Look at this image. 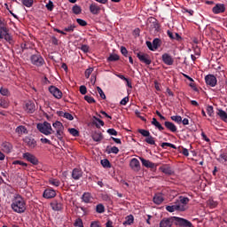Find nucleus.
Masks as SVG:
<instances>
[{
    "label": "nucleus",
    "mask_w": 227,
    "mask_h": 227,
    "mask_svg": "<svg viewBox=\"0 0 227 227\" xmlns=\"http://www.w3.org/2000/svg\"><path fill=\"white\" fill-rule=\"evenodd\" d=\"M175 224L179 227H192V223L185 218H181L178 216H170L168 218H163L160 222V227H171Z\"/></svg>",
    "instance_id": "nucleus-1"
},
{
    "label": "nucleus",
    "mask_w": 227,
    "mask_h": 227,
    "mask_svg": "<svg viewBox=\"0 0 227 227\" xmlns=\"http://www.w3.org/2000/svg\"><path fill=\"white\" fill-rule=\"evenodd\" d=\"M13 212H17V214H24L26 212V200L20 195H16L12 199V202L11 205Z\"/></svg>",
    "instance_id": "nucleus-2"
},
{
    "label": "nucleus",
    "mask_w": 227,
    "mask_h": 227,
    "mask_svg": "<svg viewBox=\"0 0 227 227\" xmlns=\"http://www.w3.org/2000/svg\"><path fill=\"white\" fill-rule=\"evenodd\" d=\"M37 130H39V132L42 134H44V136H51V134H54L52 126L47 121L37 124Z\"/></svg>",
    "instance_id": "nucleus-3"
},
{
    "label": "nucleus",
    "mask_w": 227,
    "mask_h": 227,
    "mask_svg": "<svg viewBox=\"0 0 227 227\" xmlns=\"http://www.w3.org/2000/svg\"><path fill=\"white\" fill-rule=\"evenodd\" d=\"M52 127L56 130V137H58L59 141H61L63 143V130H65V126H63V123L61 121H56L53 122Z\"/></svg>",
    "instance_id": "nucleus-4"
},
{
    "label": "nucleus",
    "mask_w": 227,
    "mask_h": 227,
    "mask_svg": "<svg viewBox=\"0 0 227 227\" xmlns=\"http://www.w3.org/2000/svg\"><path fill=\"white\" fill-rule=\"evenodd\" d=\"M189 201H191V199L188 197H178V200L176 201V203L177 204V206H179L180 212H185V210L189 208V207H187V205H189Z\"/></svg>",
    "instance_id": "nucleus-5"
},
{
    "label": "nucleus",
    "mask_w": 227,
    "mask_h": 227,
    "mask_svg": "<svg viewBox=\"0 0 227 227\" xmlns=\"http://www.w3.org/2000/svg\"><path fill=\"white\" fill-rule=\"evenodd\" d=\"M30 61L35 67H43L45 65V59H43V57L39 52L33 54L30 57Z\"/></svg>",
    "instance_id": "nucleus-6"
},
{
    "label": "nucleus",
    "mask_w": 227,
    "mask_h": 227,
    "mask_svg": "<svg viewBox=\"0 0 227 227\" xmlns=\"http://www.w3.org/2000/svg\"><path fill=\"white\" fill-rule=\"evenodd\" d=\"M205 82L207 86L215 88L217 86V78L214 74H207L205 76Z\"/></svg>",
    "instance_id": "nucleus-7"
},
{
    "label": "nucleus",
    "mask_w": 227,
    "mask_h": 227,
    "mask_svg": "<svg viewBox=\"0 0 227 227\" xmlns=\"http://www.w3.org/2000/svg\"><path fill=\"white\" fill-rule=\"evenodd\" d=\"M23 159H25V160H27V162H30L34 166H38V158H36V156L30 153H23Z\"/></svg>",
    "instance_id": "nucleus-8"
},
{
    "label": "nucleus",
    "mask_w": 227,
    "mask_h": 227,
    "mask_svg": "<svg viewBox=\"0 0 227 227\" xmlns=\"http://www.w3.org/2000/svg\"><path fill=\"white\" fill-rule=\"evenodd\" d=\"M137 57L141 63H145V65H152V59H150V55L143 52H137Z\"/></svg>",
    "instance_id": "nucleus-9"
},
{
    "label": "nucleus",
    "mask_w": 227,
    "mask_h": 227,
    "mask_svg": "<svg viewBox=\"0 0 227 227\" xmlns=\"http://www.w3.org/2000/svg\"><path fill=\"white\" fill-rule=\"evenodd\" d=\"M23 141L31 150L36 148V140L33 137H25Z\"/></svg>",
    "instance_id": "nucleus-10"
},
{
    "label": "nucleus",
    "mask_w": 227,
    "mask_h": 227,
    "mask_svg": "<svg viewBox=\"0 0 227 227\" xmlns=\"http://www.w3.org/2000/svg\"><path fill=\"white\" fill-rule=\"evenodd\" d=\"M49 91L50 93H51V95H53V97H55V98L59 99L63 97V92H61V90L58 89L56 86H50Z\"/></svg>",
    "instance_id": "nucleus-11"
},
{
    "label": "nucleus",
    "mask_w": 227,
    "mask_h": 227,
    "mask_svg": "<svg viewBox=\"0 0 227 227\" xmlns=\"http://www.w3.org/2000/svg\"><path fill=\"white\" fill-rule=\"evenodd\" d=\"M139 160L142 162V166H145V168H147L149 169H155L157 168V165H155V163L150 161V160H146L143 157H140Z\"/></svg>",
    "instance_id": "nucleus-12"
},
{
    "label": "nucleus",
    "mask_w": 227,
    "mask_h": 227,
    "mask_svg": "<svg viewBox=\"0 0 227 227\" xmlns=\"http://www.w3.org/2000/svg\"><path fill=\"white\" fill-rule=\"evenodd\" d=\"M213 13L218 15V13H224L226 12V6L224 4H216L212 9Z\"/></svg>",
    "instance_id": "nucleus-13"
},
{
    "label": "nucleus",
    "mask_w": 227,
    "mask_h": 227,
    "mask_svg": "<svg viewBox=\"0 0 227 227\" xmlns=\"http://www.w3.org/2000/svg\"><path fill=\"white\" fill-rule=\"evenodd\" d=\"M161 59L165 65H168V67H171L175 63V59H173V57L169 55L168 53H164L161 56Z\"/></svg>",
    "instance_id": "nucleus-14"
},
{
    "label": "nucleus",
    "mask_w": 227,
    "mask_h": 227,
    "mask_svg": "<svg viewBox=\"0 0 227 227\" xmlns=\"http://www.w3.org/2000/svg\"><path fill=\"white\" fill-rule=\"evenodd\" d=\"M129 167L133 171H139L141 169V163H139V160L133 158L129 162Z\"/></svg>",
    "instance_id": "nucleus-15"
},
{
    "label": "nucleus",
    "mask_w": 227,
    "mask_h": 227,
    "mask_svg": "<svg viewBox=\"0 0 227 227\" xmlns=\"http://www.w3.org/2000/svg\"><path fill=\"white\" fill-rule=\"evenodd\" d=\"M51 207L52 210H54L55 212H59V211L63 210V203H61L60 201H58V200L51 201Z\"/></svg>",
    "instance_id": "nucleus-16"
},
{
    "label": "nucleus",
    "mask_w": 227,
    "mask_h": 227,
    "mask_svg": "<svg viewBox=\"0 0 227 227\" xmlns=\"http://www.w3.org/2000/svg\"><path fill=\"white\" fill-rule=\"evenodd\" d=\"M1 149L4 153H12L13 145L10 142H4L1 145Z\"/></svg>",
    "instance_id": "nucleus-17"
},
{
    "label": "nucleus",
    "mask_w": 227,
    "mask_h": 227,
    "mask_svg": "<svg viewBox=\"0 0 227 227\" xmlns=\"http://www.w3.org/2000/svg\"><path fill=\"white\" fill-rule=\"evenodd\" d=\"M43 198H45L46 200H51V198H55L56 197V191L52 190V189H46L43 192Z\"/></svg>",
    "instance_id": "nucleus-18"
},
{
    "label": "nucleus",
    "mask_w": 227,
    "mask_h": 227,
    "mask_svg": "<svg viewBox=\"0 0 227 227\" xmlns=\"http://www.w3.org/2000/svg\"><path fill=\"white\" fill-rule=\"evenodd\" d=\"M25 111L29 113V114H33V113L36 111L35 103L31 101L27 102L25 106Z\"/></svg>",
    "instance_id": "nucleus-19"
},
{
    "label": "nucleus",
    "mask_w": 227,
    "mask_h": 227,
    "mask_svg": "<svg viewBox=\"0 0 227 227\" xmlns=\"http://www.w3.org/2000/svg\"><path fill=\"white\" fill-rule=\"evenodd\" d=\"M72 178H74V180H81V178H82V170L74 168L72 171Z\"/></svg>",
    "instance_id": "nucleus-20"
},
{
    "label": "nucleus",
    "mask_w": 227,
    "mask_h": 227,
    "mask_svg": "<svg viewBox=\"0 0 227 227\" xmlns=\"http://www.w3.org/2000/svg\"><path fill=\"white\" fill-rule=\"evenodd\" d=\"M92 139L96 143H100V141H102V139H104V135L100 131H94L92 133Z\"/></svg>",
    "instance_id": "nucleus-21"
},
{
    "label": "nucleus",
    "mask_w": 227,
    "mask_h": 227,
    "mask_svg": "<svg viewBox=\"0 0 227 227\" xmlns=\"http://www.w3.org/2000/svg\"><path fill=\"white\" fill-rule=\"evenodd\" d=\"M0 31L4 35H8V23L3 19H0Z\"/></svg>",
    "instance_id": "nucleus-22"
},
{
    "label": "nucleus",
    "mask_w": 227,
    "mask_h": 227,
    "mask_svg": "<svg viewBox=\"0 0 227 227\" xmlns=\"http://www.w3.org/2000/svg\"><path fill=\"white\" fill-rule=\"evenodd\" d=\"M167 35L170 40H176L177 42H180V40H182V36H180L178 33H173L172 31L168 30Z\"/></svg>",
    "instance_id": "nucleus-23"
},
{
    "label": "nucleus",
    "mask_w": 227,
    "mask_h": 227,
    "mask_svg": "<svg viewBox=\"0 0 227 227\" xmlns=\"http://www.w3.org/2000/svg\"><path fill=\"white\" fill-rule=\"evenodd\" d=\"M92 200L93 197L90 192H84L82 196V201H83V203H92Z\"/></svg>",
    "instance_id": "nucleus-24"
},
{
    "label": "nucleus",
    "mask_w": 227,
    "mask_h": 227,
    "mask_svg": "<svg viewBox=\"0 0 227 227\" xmlns=\"http://www.w3.org/2000/svg\"><path fill=\"white\" fill-rule=\"evenodd\" d=\"M90 12L92 13V15H98L100 13V8L98 4H92L90 5Z\"/></svg>",
    "instance_id": "nucleus-25"
},
{
    "label": "nucleus",
    "mask_w": 227,
    "mask_h": 227,
    "mask_svg": "<svg viewBox=\"0 0 227 227\" xmlns=\"http://www.w3.org/2000/svg\"><path fill=\"white\" fill-rule=\"evenodd\" d=\"M153 203L155 205H160L162 201H164V197L162 196V193H156L153 200Z\"/></svg>",
    "instance_id": "nucleus-26"
},
{
    "label": "nucleus",
    "mask_w": 227,
    "mask_h": 227,
    "mask_svg": "<svg viewBox=\"0 0 227 227\" xmlns=\"http://www.w3.org/2000/svg\"><path fill=\"white\" fill-rule=\"evenodd\" d=\"M164 125H165L166 129H168V130H170V132H176V130H177L176 125H175V123H173L171 121H165Z\"/></svg>",
    "instance_id": "nucleus-27"
},
{
    "label": "nucleus",
    "mask_w": 227,
    "mask_h": 227,
    "mask_svg": "<svg viewBox=\"0 0 227 227\" xmlns=\"http://www.w3.org/2000/svg\"><path fill=\"white\" fill-rule=\"evenodd\" d=\"M16 134H18V136H23V134H27V129L26 128V126H18L15 129Z\"/></svg>",
    "instance_id": "nucleus-28"
},
{
    "label": "nucleus",
    "mask_w": 227,
    "mask_h": 227,
    "mask_svg": "<svg viewBox=\"0 0 227 227\" xmlns=\"http://www.w3.org/2000/svg\"><path fill=\"white\" fill-rule=\"evenodd\" d=\"M123 226H130L134 224V215H129L125 217V221L122 223Z\"/></svg>",
    "instance_id": "nucleus-29"
},
{
    "label": "nucleus",
    "mask_w": 227,
    "mask_h": 227,
    "mask_svg": "<svg viewBox=\"0 0 227 227\" xmlns=\"http://www.w3.org/2000/svg\"><path fill=\"white\" fill-rule=\"evenodd\" d=\"M166 210L170 213L180 212V207L178 206V204H176V202H175V204L172 206H167Z\"/></svg>",
    "instance_id": "nucleus-30"
},
{
    "label": "nucleus",
    "mask_w": 227,
    "mask_h": 227,
    "mask_svg": "<svg viewBox=\"0 0 227 227\" xmlns=\"http://www.w3.org/2000/svg\"><path fill=\"white\" fill-rule=\"evenodd\" d=\"M93 124L97 127V129H100V127H104V121L98 119L97 116H93Z\"/></svg>",
    "instance_id": "nucleus-31"
},
{
    "label": "nucleus",
    "mask_w": 227,
    "mask_h": 227,
    "mask_svg": "<svg viewBox=\"0 0 227 227\" xmlns=\"http://www.w3.org/2000/svg\"><path fill=\"white\" fill-rule=\"evenodd\" d=\"M20 47H21L22 52H24V51L33 50L35 47V44H32L30 43H21Z\"/></svg>",
    "instance_id": "nucleus-32"
},
{
    "label": "nucleus",
    "mask_w": 227,
    "mask_h": 227,
    "mask_svg": "<svg viewBox=\"0 0 227 227\" xmlns=\"http://www.w3.org/2000/svg\"><path fill=\"white\" fill-rule=\"evenodd\" d=\"M216 114H217V116H219L221 118V120H223V121H226L227 114L225 111H223V109H218Z\"/></svg>",
    "instance_id": "nucleus-33"
},
{
    "label": "nucleus",
    "mask_w": 227,
    "mask_h": 227,
    "mask_svg": "<svg viewBox=\"0 0 227 227\" xmlns=\"http://www.w3.org/2000/svg\"><path fill=\"white\" fill-rule=\"evenodd\" d=\"M106 153H114L115 155H117V153H120V149H118V147L116 146H107L106 147Z\"/></svg>",
    "instance_id": "nucleus-34"
},
{
    "label": "nucleus",
    "mask_w": 227,
    "mask_h": 227,
    "mask_svg": "<svg viewBox=\"0 0 227 227\" xmlns=\"http://www.w3.org/2000/svg\"><path fill=\"white\" fill-rule=\"evenodd\" d=\"M152 125H154V127H156V129H158L160 132L164 130V127H162V125L157 121L156 118H153Z\"/></svg>",
    "instance_id": "nucleus-35"
},
{
    "label": "nucleus",
    "mask_w": 227,
    "mask_h": 227,
    "mask_svg": "<svg viewBox=\"0 0 227 227\" xmlns=\"http://www.w3.org/2000/svg\"><path fill=\"white\" fill-rule=\"evenodd\" d=\"M120 60V56L118 54H110V56L107 58L108 62H114V61H119Z\"/></svg>",
    "instance_id": "nucleus-36"
},
{
    "label": "nucleus",
    "mask_w": 227,
    "mask_h": 227,
    "mask_svg": "<svg viewBox=\"0 0 227 227\" xmlns=\"http://www.w3.org/2000/svg\"><path fill=\"white\" fill-rule=\"evenodd\" d=\"M145 143H147L148 145H154L155 146V138L153 137H152V135L150 134L145 139Z\"/></svg>",
    "instance_id": "nucleus-37"
},
{
    "label": "nucleus",
    "mask_w": 227,
    "mask_h": 227,
    "mask_svg": "<svg viewBox=\"0 0 227 227\" xmlns=\"http://www.w3.org/2000/svg\"><path fill=\"white\" fill-rule=\"evenodd\" d=\"M217 160L219 162H222V164H224V162H227V153H221Z\"/></svg>",
    "instance_id": "nucleus-38"
},
{
    "label": "nucleus",
    "mask_w": 227,
    "mask_h": 227,
    "mask_svg": "<svg viewBox=\"0 0 227 227\" xmlns=\"http://www.w3.org/2000/svg\"><path fill=\"white\" fill-rule=\"evenodd\" d=\"M73 10V13H74V15H81L82 9H81V6L75 4L73 6L72 8Z\"/></svg>",
    "instance_id": "nucleus-39"
},
{
    "label": "nucleus",
    "mask_w": 227,
    "mask_h": 227,
    "mask_svg": "<svg viewBox=\"0 0 227 227\" xmlns=\"http://www.w3.org/2000/svg\"><path fill=\"white\" fill-rule=\"evenodd\" d=\"M96 212L98 214H104V212H106V207H104L103 204H98L96 206Z\"/></svg>",
    "instance_id": "nucleus-40"
},
{
    "label": "nucleus",
    "mask_w": 227,
    "mask_h": 227,
    "mask_svg": "<svg viewBox=\"0 0 227 227\" xmlns=\"http://www.w3.org/2000/svg\"><path fill=\"white\" fill-rule=\"evenodd\" d=\"M153 47L154 51H157V49H159V47H160V39H159V38L153 39Z\"/></svg>",
    "instance_id": "nucleus-41"
},
{
    "label": "nucleus",
    "mask_w": 227,
    "mask_h": 227,
    "mask_svg": "<svg viewBox=\"0 0 227 227\" xmlns=\"http://www.w3.org/2000/svg\"><path fill=\"white\" fill-rule=\"evenodd\" d=\"M68 132L69 134H71V136H74V137H79V130H77L76 129H68Z\"/></svg>",
    "instance_id": "nucleus-42"
},
{
    "label": "nucleus",
    "mask_w": 227,
    "mask_h": 227,
    "mask_svg": "<svg viewBox=\"0 0 227 227\" xmlns=\"http://www.w3.org/2000/svg\"><path fill=\"white\" fill-rule=\"evenodd\" d=\"M170 118H171L172 121L178 123V125H180V123H182V116H180V115H173Z\"/></svg>",
    "instance_id": "nucleus-43"
},
{
    "label": "nucleus",
    "mask_w": 227,
    "mask_h": 227,
    "mask_svg": "<svg viewBox=\"0 0 227 227\" xmlns=\"http://www.w3.org/2000/svg\"><path fill=\"white\" fill-rule=\"evenodd\" d=\"M138 133L141 134V136L144 137H148L150 136V131L143 129H139Z\"/></svg>",
    "instance_id": "nucleus-44"
},
{
    "label": "nucleus",
    "mask_w": 227,
    "mask_h": 227,
    "mask_svg": "<svg viewBox=\"0 0 227 227\" xmlns=\"http://www.w3.org/2000/svg\"><path fill=\"white\" fill-rule=\"evenodd\" d=\"M21 1H22V4H24V6H27V8H31V6H33L34 0H21Z\"/></svg>",
    "instance_id": "nucleus-45"
},
{
    "label": "nucleus",
    "mask_w": 227,
    "mask_h": 227,
    "mask_svg": "<svg viewBox=\"0 0 227 227\" xmlns=\"http://www.w3.org/2000/svg\"><path fill=\"white\" fill-rule=\"evenodd\" d=\"M101 165L103 168H111V162L107 159L101 160Z\"/></svg>",
    "instance_id": "nucleus-46"
},
{
    "label": "nucleus",
    "mask_w": 227,
    "mask_h": 227,
    "mask_svg": "<svg viewBox=\"0 0 227 227\" xmlns=\"http://www.w3.org/2000/svg\"><path fill=\"white\" fill-rule=\"evenodd\" d=\"M207 205L210 207V208H215V207H217V201H215L212 199H209L207 200Z\"/></svg>",
    "instance_id": "nucleus-47"
},
{
    "label": "nucleus",
    "mask_w": 227,
    "mask_h": 227,
    "mask_svg": "<svg viewBox=\"0 0 227 227\" xmlns=\"http://www.w3.org/2000/svg\"><path fill=\"white\" fill-rule=\"evenodd\" d=\"M84 100H86L88 104H95L97 102L95 98L91 96H84Z\"/></svg>",
    "instance_id": "nucleus-48"
},
{
    "label": "nucleus",
    "mask_w": 227,
    "mask_h": 227,
    "mask_svg": "<svg viewBox=\"0 0 227 227\" xmlns=\"http://www.w3.org/2000/svg\"><path fill=\"white\" fill-rule=\"evenodd\" d=\"M166 146H169V148H173L174 150H176V145L171 144V143H168V142H163L161 144V148H166Z\"/></svg>",
    "instance_id": "nucleus-49"
},
{
    "label": "nucleus",
    "mask_w": 227,
    "mask_h": 227,
    "mask_svg": "<svg viewBox=\"0 0 227 227\" xmlns=\"http://www.w3.org/2000/svg\"><path fill=\"white\" fill-rule=\"evenodd\" d=\"M50 184L51 185H54L55 187H59V185L61 184V183L58 179H51Z\"/></svg>",
    "instance_id": "nucleus-50"
},
{
    "label": "nucleus",
    "mask_w": 227,
    "mask_h": 227,
    "mask_svg": "<svg viewBox=\"0 0 227 227\" xmlns=\"http://www.w3.org/2000/svg\"><path fill=\"white\" fill-rule=\"evenodd\" d=\"M0 93L1 95H3L4 97H8V95H10V90H8L6 88L2 87L0 89Z\"/></svg>",
    "instance_id": "nucleus-51"
},
{
    "label": "nucleus",
    "mask_w": 227,
    "mask_h": 227,
    "mask_svg": "<svg viewBox=\"0 0 227 227\" xmlns=\"http://www.w3.org/2000/svg\"><path fill=\"white\" fill-rule=\"evenodd\" d=\"M76 22L77 24H79V26H82V27L88 26V22H86V20L82 19H76Z\"/></svg>",
    "instance_id": "nucleus-52"
},
{
    "label": "nucleus",
    "mask_w": 227,
    "mask_h": 227,
    "mask_svg": "<svg viewBox=\"0 0 227 227\" xmlns=\"http://www.w3.org/2000/svg\"><path fill=\"white\" fill-rule=\"evenodd\" d=\"M207 113L208 116H211V117L214 116V106H208L207 107Z\"/></svg>",
    "instance_id": "nucleus-53"
},
{
    "label": "nucleus",
    "mask_w": 227,
    "mask_h": 227,
    "mask_svg": "<svg viewBox=\"0 0 227 227\" xmlns=\"http://www.w3.org/2000/svg\"><path fill=\"white\" fill-rule=\"evenodd\" d=\"M74 29H75V25H71L64 28V31L67 33H74Z\"/></svg>",
    "instance_id": "nucleus-54"
},
{
    "label": "nucleus",
    "mask_w": 227,
    "mask_h": 227,
    "mask_svg": "<svg viewBox=\"0 0 227 227\" xmlns=\"http://www.w3.org/2000/svg\"><path fill=\"white\" fill-rule=\"evenodd\" d=\"M46 8L49 12H52V10H54V3L50 0L49 3L46 4Z\"/></svg>",
    "instance_id": "nucleus-55"
},
{
    "label": "nucleus",
    "mask_w": 227,
    "mask_h": 227,
    "mask_svg": "<svg viewBox=\"0 0 227 227\" xmlns=\"http://www.w3.org/2000/svg\"><path fill=\"white\" fill-rule=\"evenodd\" d=\"M91 74H93V68L92 67H90V68L86 69V71H85L86 79H90V76L91 75Z\"/></svg>",
    "instance_id": "nucleus-56"
},
{
    "label": "nucleus",
    "mask_w": 227,
    "mask_h": 227,
    "mask_svg": "<svg viewBox=\"0 0 227 227\" xmlns=\"http://www.w3.org/2000/svg\"><path fill=\"white\" fill-rule=\"evenodd\" d=\"M98 92L99 94V96L101 97V98L103 100H106V94L104 93V90H102V88L100 87H97Z\"/></svg>",
    "instance_id": "nucleus-57"
},
{
    "label": "nucleus",
    "mask_w": 227,
    "mask_h": 227,
    "mask_svg": "<svg viewBox=\"0 0 227 227\" xmlns=\"http://www.w3.org/2000/svg\"><path fill=\"white\" fill-rule=\"evenodd\" d=\"M107 134H109L110 136H118V131H116V129H108Z\"/></svg>",
    "instance_id": "nucleus-58"
},
{
    "label": "nucleus",
    "mask_w": 227,
    "mask_h": 227,
    "mask_svg": "<svg viewBox=\"0 0 227 227\" xmlns=\"http://www.w3.org/2000/svg\"><path fill=\"white\" fill-rule=\"evenodd\" d=\"M121 52L122 56H125V58L129 56V51H127V48H125L124 46L121 47Z\"/></svg>",
    "instance_id": "nucleus-59"
},
{
    "label": "nucleus",
    "mask_w": 227,
    "mask_h": 227,
    "mask_svg": "<svg viewBox=\"0 0 227 227\" xmlns=\"http://www.w3.org/2000/svg\"><path fill=\"white\" fill-rule=\"evenodd\" d=\"M80 93L82 95H86V93H88V89L86 88V86L84 85L80 86Z\"/></svg>",
    "instance_id": "nucleus-60"
},
{
    "label": "nucleus",
    "mask_w": 227,
    "mask_h": 227,
    "mask_svg": "<svg viewBox=\"0 0 227 227\" xmlns=\"http://www.w3.org/2000/svg\"><path fill=\"white\" fill-rule=\"evenodd\" d=\"M129 96L125 97L124 98H122L120 102L121 106H127V104H129Z\"/></svg>",
    "instance_id": "nucleus-61"
},
{
    "label": "nucleus",
    "mask_w": 227,
    "mask_h": 227,
    "mask_svg": "<svg viewBox=\"0 0 227 227\" xmlns=\"http://www.w3.org/2000/svg\"><path fill=\"white\" fill-rule=\"evenodd\" d=\"M41 143H43V145H52V142H51V140H49L46 137H43L40 139Z\"/></svg>",
    "instance_id": "nucleus-62"
},
{
    "label": "nucleus",
    "mask_w": 227,
    "mask_h": 227,
    "mask_svg": "<svg viewBox=\"0 0 227 227\" xmlns=\"http://www.w3.org/2000/svg\"><path fill=\"white\" fill-rule=\"evenodd\" d=\"M64 118H66L67 120H69L70 121H72V120H74V115H72L69 113H66V114H64Z\"/></svg>",
    "instance_id": "nucleus-63"
},
{
    "label": "nucleus",
    "mask_w": 227,
    "mask_h": 227,
    "mask_svg": "<svg viewBox=\"0 0 227 227\" xmlns=\"http://www.w3.org/2000/svg\"><path fill=\"white\" fill-rule=\"evenodd\" d=\"M90 227H102L100 226V222L98 221H94L90 223Z\"/></svg>",
    "instance_id": "nucleus-64"
}]
</instances>
